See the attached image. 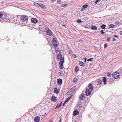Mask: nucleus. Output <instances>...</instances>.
Returning a JSON list of instances; mask_svg holds the SVG:
<instances>
[{"mask_svg": "<svg viewBox=\"0 0 122 122\" xmlns=\"http://www.w3.org/2000/svg\"><path fill=\"white\" fill-rule=\"evenodd\" d=\"M20 20L21 22H23V23L26 21L27 22L28 20V16L24 15H20Z\"/></svg>", "mask_w": 122, "mask_h": 122, "instance_id": "obj_1", "label": "nucleus"}, {"mask_svg": "<svg viewBox=\"0 0 122 122\" xmlns=\"http://www.w3.org/2000/svg\"><path fill=\"white\" fill-rule=\"evenodd\" d=\"M60 61L59 63V67L61 69H62L63 67V65L64 62V58L63 57H61L59 59Z\"/></svg>", "mask_w": 122, "mask_h": 122, "instance_id": "obj_2", "label": "nucleus"}, {"mask_svg": "<svg viewBox=\"0 0 122 122\" xmlns=\"http://www.w3.org/2000/svg\"><path fill=\"white\" fill-rule=\"evenodd\" d=\"M76 89L75 86H74L70 89L67 92V94L68 95H70L72 94L75 91Z\"/></svg>", "mask_w": 122, "mask_h": 122, "instance_id": "obj_3", "label": "nucleus"}, {"mask_svg": "<svg viewBox=\"0 0 122 122\" xmlns=\"http://www.w3.org/2000/svg\"><path fill=\"white\" fill-rule=\"evenodd\" d=\"M119 75V73L117 72H115L113 73L112 74L113 77L115 79H117L118 78Z\"/></svg>", "mask_w": 122, "mask_h": 122, "instance_id": "obj_4", "label": "nucleus"}, {"mask_svg": "<svg viewBox=\"0 0 122 122\" xmlns=\"http://www.w3.org/2000/svg\"><path fill=\"white\" fill-rule=\"evenodd\" d=\"M85 95L82 93L79 96V99L81 100H84L85 99Z\"/></svg>", "mask_w": 122, "mask_h": 122, "instance_id": "obj_5", "label": "nucleus"}, {"mask_svg": "<svg viewBox=\"0 0 122 122\" xmlns=\"http://www.w3.org/2000/svg\"><path fill=\"white\" fill-rule=\"evenodd\" d=\"M46 32L47 33V35L50 36H52L53 35V33L49 29H46Z\"/></svg>", "mask_w": 122, "mask_h": 122, "instance_id": "obj_6", "label": "nucleus"}, {"mask_svg": "<svg viewBox=\"0 0 122 122\" xmlns=\"http://www.w3.org/2000/svg\"><path fill=\"white\" fill-rule=\"evenodd\" d=\"M85 92L86 96L90 95L91 94V91L88 89H87L85 91Z\"/></svg>", "mask_w": 122, "mask_h": 122, "instance_id": "obj_7", "label": "nucleus"}, {"mask_svg": "<svg viewBox=\"0 0 122 122\" xmlns=\"http://www.w3.org/2000/svg\"><path fill=\"white\" fill-rule=\"evenodd\" d=\"M31 20L32 23L35 24L37 23L38 21L37 20L34 18H31Z\"/></svg>", "mask_w": 122, "mask_h": 122, "instance_id": "obj_8", "label": "nucleus"}, {"mask_svg": "<svg viewBox=\"0 0 122 122\" xmlns=\"http://www.w3.org/2000/svg\"><path fill=\"white\" fill-rule=\"evenodd\" d=\"M10 18L12 20H15L17 19V16L16 15H11L10 16Z\"/></svg>", "mask_w": 122, "mask_h": 122, "instance_id": "obj_9", "label": "nucleus"}, {"mask_svg": "<svg viewBox=\"0 0 122 122\" xmlns=\"http://www.w3.org/2000/svg\"><path fill=\"white\" fill-rule=\"evenodd\" d=\"M56 97L55 96H52L51 97V101L54 102H56L57 101Z\"/></svg>", "mask_w": 122, "mask_h": 122, "instance_id": "obj_10", "label": "nucleus"}, {"mask_svg": "<svg viewBox=\"0 0 122 122\" xmlns=\"http://www.w3.org/2000/svg\"><path fill=\"white\" fill-rule=\"evenodd\" d=\"M88 86L90 90L92 91L93 89V85L91 83L89 84Z\"/></svg>", "mask_w": 122, "mask_h": 122, "instance_id": "obj_11", "label": "nucleus"}, {"mask_svg": "<svg viewBox=\"0 0 122 122\" xmlns=\"http://www.w3.org/2000/svg\"><path fill=\"white\" fill-rule=\"evenodd\" d=\"M40 120V117L39 116H37L34 118V121L36 122H38Z\"/></svg>", "mask_w": 122, "mask_h": 122, "instance_id": "obj_12", "label": "nucleus"}, {"mask_svg": "<svg viewBox=\"0 0 122 122\" xmlns=\"http://www.w3.org/2000/svg\"><path fill=\"white\" fill-rule=\"evenodd\" d=\"M97 84L98 85H100L102 83V80L100 79H98L97 80Z\"/></svg>", "mask_w": 122, "mask_h": 122, "instance_id": "obj_13", "label": "nucleus"}, {"mask_svg": "<svg viewBox=\"0 0 122 122\" xmlns=\"http://www.w3.org/2000/svg\"><path fill=\"white\" fill-rule=\"evenodd\" d=\"M79 112L76 109L74 110L73 113V115L74 116H76L78 114Z\"/></svg>", "mask_w": 122, "mask_h": 122, "instance_id": "obj_14", "label": "nucleus"}, {"mask_svg": "<svg viewBox=\"0 0 122 122\" xmlns=\"http://www.w3.org/2000/svg\"><path fill=\"white\" fill-rule=\"evenodd\" d=\"M59 92V90H58L57 88H54V92L56 94H58Z\"/></svg>", "mask_w": 122, "mask_h": 122, "instance_id": "obj_15", "label": "nucleus"}, {"mask_svg": "<svg viewBox=\"0 0 122 122\" xmlns=\"http://www.w3.org/2000/svg\"><path fill=\"white\" fill-rule=\"evenodd\" d=\"M57 82L59 85H61L62 83V79H57Z\"/></svg>", "mask_w": 122, "mask_h": 122, "instance_id": "obj_16", "label": "nucleus"}, {"mask_svg": "<svg viewBox=\"0 0 122 122\" xmlns=\"http://www.w3.org/2000/svg\"><path fill=\"white\" fill-rule=\"evenodd\" d=\"M39 6L44 9H45L46 7V6L45 5L41 4H40Z\"/></svg>", "mask_w": 122, "mask_h": 122, "instance_id": "obj_17", "label": "nucleus"}, {"mask_svg": "<svg viewBox=\"0 0 122 122\" xmlns=\"http://www.w3.org/2000/svg\"><path fill=\"white\" fill-rule=\"evenodd\" d=\"M103 81L104 83L105 84H106V79L105 77H103Z\"/></svg>", "mask_w": 122, "mask_h": 122, "instance_id": "obj_18", "label": "nucleus"}, {"mask_svg": "<svg viewBox=\"0 0 122 122\" xmlns=\"http://www.w3.org/2000/svg\"><path fill=\"white\" fill-rule=\"evenodd\" d=\"M79 65L81 66H85L84 63L82 61H79Z\"/></svg>", "mask_w": 122, "mask_h": 122, "instance_id": "obj_19", "label": "nucleus"}, {"mask_svg": "<svg viewBox=\"0 0 122 122\" xmlns=\"http://www.w3.org/2000/svg\"><path fill=\"white\" fill-rule=\"evenodd\" d=\"M55 50L56 53H57L59 52L60 50L57 47L55 48Z\"/></svg>", "mask_w": 122, "mask_h": 122, "instance_id": "obj_20", "label": "nucleus"}, {"mask_svg": "<svg viewBox=\"0 0 122 122\" xmlns=\"http://www.w3.org/2000/svg\"><path fill=\"white\" fill-rule=\"evenodd\" d=\"M72 96V95H71V96H70V97H68V98H67L66 100H65V103H66V102H67L69 100V99H70V98H71V97Z\"/></svg>", "mask_w": 122, "mask_h": 122, "instance_id": "obj_21", "label": "nucleus"}, {"mask_svg": "<svg viewBox=\"0 0 122 122\" xmlns=\"http://www.w3.org/2000/svg\"><path fill=\"white\" fill-rule=\"evenodd\" d=\"M91 29L92 30H96L97 29V28L96 26H94L92 25L91 26Z\"/></svg>", "mask_w": 122, "mask_h": 122, "instance_id": "obj_22", "label": "nucleus"}, {"mask_svg": "<svg viewBox=\"0 0 122 122\" xmlns=\"http://www.w3.org/2000/svg\"><path fill=\"white\" fill-rule=\"evenodd\" d=\"M53 43V46H54L55 48L57 47L58 45L57 44V42L54 43Z\"/></svg>", "mask_w": 122, "mask_h": 122, "instance_id": "obj_23", "label": "nucleus"}, {"mask_svg": "<svg viewBox=\"0 0 122 122\" xmlns=\"http://www.w3.org/2000/svg\"><path fill=\"white\" fill-rule=\"evenodd\" d=\"M106 25L105 24L102 25L101 26H100V27L104 29L106 27Z\"/></svg>", "mask_w": 122, "mask_h": 122, "instance_id": "obj_24", "label": "nucleus"}, {"mask_svg": "<svg viewBox=\"0 0 122 122\" xmlns=\"http://www.w3.org/2000/svg\"><path fill=\"white\" fill-rule=\"evenodd\" d=\"M52 41L53 43L57 42L56 38H54Z\"/></svg>", "mask_w": 122, "mask_h": 122, "instance_id": "obj_25", "label": "nucleus"}, {"mask_svg": "<svg viewBox=\"0 0 122 122\" xmlns=\"http://www.w3.org/2000/svg\"><path fill=\"white\" fill-rule=\"evenodd\" d=\"M88 6V5H83L82 6V7L84 8H86Z\"/></svg>", "mask_w": 122, "mask_h": 122, "instance_id": "obj_26", "label": "nucleus"}, {"mask_svg": "<svg viewBox=\"0 0 122 122\" xmlns=\"http://www.w3.org/2000/svg\"><path fill=\"white\" fill-rule=\"evenodd\" d=\"M114 25L112 24H110L109 26V27L110 28H113L114 27Z\"/></svg>", "mask_w": 122, "mask_h": 122, "instance_id": "obj_27", "label": "nucleus"}, {"mask_svg": "<svg viewBox=\"0 0 122 122\" xmlns=\"http://www.w3.org/2000/svg\"><path fill=\"white\" fill-rule=\"evenodd\" d=\"M3 14L1 12H0V19L2 18L3 16Z\"/></svg>", "mask_w": 122, "mask_h": 122, "instance_id": "obj_28", "label": "nucleus"}, {"mask_svg": "<svg viewBox=\"0 0 122 122\" xmlns=\"http://www.w3.org/2000/svg\"><path fill=\"white\" fill-rule=\"evenodd\" d=\"M78 70V68L77 66H76L75 67V71L77 72Z\"/></svg>", "mask_w": 122, "mask_h": 122, "instance_id": "obj_29", "label": "nucleus"}, {"mask_svg": "<svg viewBox=\"0 0 122 122\" xmlns=\"http://www.w3.org/2000/svg\"><path fill=\"white\" fill-rule=\"evenodd\" d=\"M34 4L35 5H37L39 6V5L40 4V3H36V2H34Z\"/></svg>", "mask_w": 122, "mask_h": 122, "instance_id": "obj_30", "label": "nucleus"}, {"mask_svg": "<svg viewBox=\"0 0 122 122\" xmlns=\"http://www.w3.org/2000/svg\"><path fill=\"white\" fill-rule=\"evenodd\" d=\"M77 80V78H74L73 80V82H76Z\"/></svg>", "mask_w": 122, "mask_h": 122, "instance_id": "obj_31", "label": "nucleus"}, {"mask_svg": "<svg viewBox=\"0 0 122 122\" xmlns=\"http://www.w3.org/2000/svg\"><path fill=\"white\" fill-rule=\"evenodd\" d=\"M62 104V102H61L60 104L58 105V108H59L61 106Z\"/></svg>", "mask_w": 122, "mask_h": 122, "instance_id": "obj_32", "label": "nucleus"}, {"mask_svg": "<svg viewBox=\"0 0 122 122\" xmlns=\"http://www.w3.org/2000/svg\"><path fill=\"white\" fill-rule=\"evenodd\" d=\"M57 56H58L59 57H60V58L61 57H62V56L61 54L60 53H59L58 54Z\"/></svg>", "mask_w": 122, "mask_h": 122, "instance_id": "obj_33", "label": "nucleus"}, {"mask_svg": "<svg viewBox=\"0 0 122 122\" xmlns=\"http://www.w3.org/2000/svg\"><path fill=\"white\" fill-rule=\"evenodd\" d=\"M77 22L78 23H80L82 22V21L81 19H79L77 20Z\"/></svg>", "mask_w": 122, "mask_h": 122, "instance_id": "obj_34", "label": "nucleus"}, {"mask_svg": "<svg viewBox=\"0 0 122 122\" xmlns=\"http://www.w3.org/2000/svg\"><path fill=\"white\" fill-rule=\"evenodd\" d=\"M93 58H91L88 59L87 60V61H92Z\"/></svg>", "mask_w": 122, "mask_h": 122, "instance_id": "obj_35", "label": "nucleus"}, {"mask_svg": "<svg viewBox=\"0 0 122 122\" xmlns=\"http://www.w3.org/2000/svg\"><path fill=\"white\" fill-rule=\"evenodd\" d=\"M111 74L110 72H108L107 74V75L109 77L111 76Z\"/></svg>", "mask_w": 122, "mask_h": 122, "instance_id": "obj_36", "label": "nucleus"}, {"mask_svg": "<svg viewBox=\"0 0 122 122\" xmlns=\"http://www.w3.org/2000/svg\"><path fill=\"white\" fill-rule=\"evenodd\" d=\"M57 3L58 4H60L61 3V1L60 0H57Z\"/></svg>", "mask_w": 122, "mask_h": 122, "instance_id": "obj_37", "label": "nucleus"}, {"mask_svg": "<svg viewBox=\"0 0 122 122\" xmlns=\"http://www.w3.org/2000/svg\"><path fill=\"white\" fill-rule=\"evenodd\" d=\"M72 56H73V57H74V58H76V57H77V56H76L75 55V54H73L72 55Z\"/></svg>", "mask_w": 122, "mask_h": 122, "instance_id": "obj_38", "label": "nucleus"}, {"mask_svg": "<svg viewBox=\"0 0 122 122\" xmlns=\"http://www.w3.org/2000/svg\"><path fill=\"white\" fill-rule=\"evenodd\" d=\"M67 5V4H64L62 5V6L64 7L66 6Z\"/></svg>", "mask_w": 122, "mask_h": 122, "instance_id": "obj_39", "label": "nucleus"}, {"mask_svg": "<svg viewBox=\"0 0 122 122\" xmlns=\"http://www.w3.org/2000/svg\"><path fill=\"white\" fill-rule=\"evenodd\" d=\"M100 1V0H96V1L95 2V3L96 4H97V2L99 1Z\"/></svg>", "mask_w": 122, "mask_h": 122, "instance_id": "obj_40", "label": "nucleus"}, {"mask_svg": "<svg viewBox=\"0 0 122 122\" xmlns=\"http://www.w3.org/2000/svg\"><path fill=\"white\" fill-rule=\"evenodd\" d=\"M100 33L101 34H104L105 33L103 32V30H101L100 31Z\"/></svg>", "mask_w": 122, "mask_h": 122, "instance_id": "obj_41", "label": "nucleus"}, {"mask_svg": "<svg viewBox=\"0 0 122 122\" xmlns=\"http://www.w3.org/2000/svg\"><path fill=\"white\" fill-rule=\"evenodd\" d=\"M107 44H104V48H106L107 47Z\"/></svg>", "mask_w": 122, "mask_h": 122, "instance_id": "obj_42", "label": "nucleus"}, {"mask_svg": "<svg viewBox=\"0 0 122 122\" xmlns=\"http://www.w3.org/2000/svg\"><path fill=\"white\" fill-rule=\"evenodd\" d=\"M110 39V37H108L107 40V41H109Z\"/></svg>", "mask_w": 122, "mask_h": 122, "instance_id": "obj_43", "label": "nucleus"}, {"mask_svg": "<svg viewBox=\"0 0 122 122\" xmlns=\"http://www.w3.org/2000/svg\"><path fill=\"white\" fill-rule=\"evenodd\" d=\"M50 0L51 2L53 3L56 0Z\"/></svg>", "mask_w": 122, "mask_h": 122, "instance_id": "obj_44", "label": "nucleus"}, {"mask_svg": "<svg viewBox=\"0 0 122 122\" xmlns=\"http://www.w3.org/2000/svg\"><path fill=\"white\" fill-rule=\"evenodd\" d=\"M115 40H116V39H115L114 38H113L112 39V41H114Z\"/></svg>", "mask_w": 122, "mask_h": 122, "instance_id": "obj_45", "label": "nucleus"}, {"mask_svg": "<svg viewBox=\"0 0 122 122\" xmlns=\"http://www.w3.org/2000/svg\"><path fill=\"white\" fill-rule=\"evenodd\" d=\"M119 34L121 35H122V31H120L119 32Z\"/></svg>", "mask_w": 122, "mask_h": 122, "instance_id": "obj_46", "label": "nucleus"}, {"mask_svg": "<svg viewBox=\"0 0 122 122\" xmlns=\"http://www.w3.org/2000/svg\"><path fill=\"white\" fill-rule=\"evenodd\" d=\"M57 56V59L58 60H59H59L60 57H59L58 56Z\"/></svg>", "mask_w": 122, "mask_h": 122, "instance_id": "obj_47", "label": "nucleus"}, {"mask_svg": "<svg viewBox=\"0 0 122 122\" xmlns=\"http://www.w3.org/2000/svg\"><path fill=\"white\" fill-rule=\"evenodd\" d=\"M58 104L57 105V106H56V107H55V109H56V108H58Z\"/></svg>", "mask_w": 122, "mask_h": 122, "instance_id": "obj_48", "label": "nucleus"}, {"mask_svg": "<svg viewBox=\"0 0 122 122\" xmlns=\"http://www.w3.org/2000/svg\"><path fill=\"white\" fill-rule=\"evenodd\" d=\"M62 25L63 26H64L65 27H66V25Z\"/></svg>", "mask_w": 122, "mask_h": 122, "instance_id": "obj_49", "label": "nucleus"}, {"mask_svg": "<svg viewBox=\"0 0 122 122\" xmlns=\"http://www.w3.org/2000/svg\"><path fill=\"white\" fill-rule=\"evenodd\" d=\"M78 41L80 42H81L82 41V40H79Z\"/></svg>", "mask_w": 122, "mask_h": 122, "instance_id": "obj_50", "label": "nucleus"}, {"mask_svg": "<svg viewBox=\"0 0 122 122\" xmlns=\"http://www.w3.org/2000/svg\"><path fill=\"white\" fill-rule=\"evenodd\" d=\"M84 59H85V62L86 61V58H84Z\"/></svg>", "mask_w": 122, "mask_h": 122, "instance_id": "obj_51", "label": "nucleus"}, {"mask_svg": "<svg viewBox=\"0 0 122 122\" xmlns=\"http://www.w3.org/2000/svg\"><path fill=\"white\" fill-rule=\"evenodd\" d=\"M84 10V9H81V11H82Z\"/></svg>", "mask_w": 122, "mask_h": 122, "instance_id": "obj_52", "label": "nucleus"}, {"mask_svg": "<svg viewBox=\"0 0 122 122\" xmlns=\"http://www.w3.org/2000/svg\"><path fill=\"white\" fill-rule=\"evenodd\" d=\"M114 36V37H117V38H118V36H117L116 35H115Z\"/></svg>", "mask_w": 122, "mask_h": 122, "instance_id": "obj_53", "label": "nucleus"}, {"mask_svg": "<svg viewBox=\"0 0 122 122\" xmlns=\"http://www.w3.org/2000/svg\"><path fill=\"white\" fill-rule=\"evenodd\" d=\"M66 103H65V102H64L63 104V106Z\"/></svg>", "mask_w": 122, "mask_h": 122, "instance_id": "obj_54", "label": "nucleus"}, {"mask_svg": "<svg viewBox=\"0 0 122 122\" xmlns=\"http://www.w3.org/2000/svg\"><path fill=\"white\" fill-rule=\"evenodd\" d=\"M50 122H53V121H50Z\"/></svg>", "mask_w": 122, "mask_h": 122, "instance_id": "obj_55", "label": "nucleus"}, {"mask_svg": "<svg viewBox=\"0 0 122 122\" xmlns=\"http://www.w3.org/2000/svg\"><path fill=\"white\" fill-rule=\"evenodd\" d=\"M61 121V119H60V122Z\"/></svg>", "mask_w": 122, "mask_h": 122, "instance_id": "obj_56", "label": "nucleus"}]
</instances>
